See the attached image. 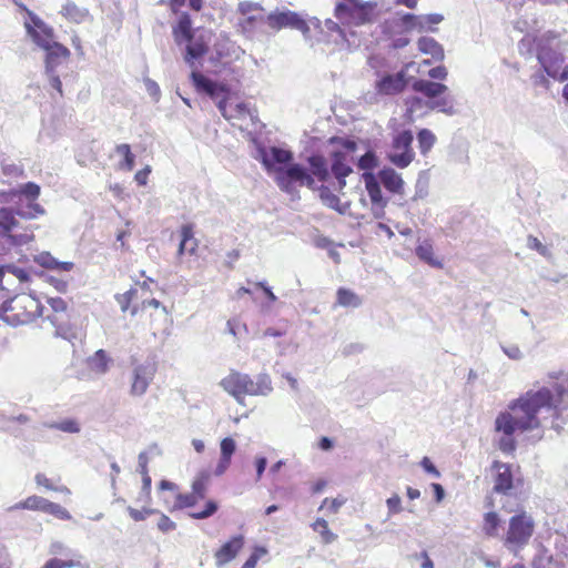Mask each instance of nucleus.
<instances>
[{"label": "nucleus", "mask_w": 568, "mask_h": 568, "mask_svg": "<svg viewBox=\"0 0 568 568\" xmlns=\"http://www.w3.org/2000/svg\"><path fill=\"white\" fill-rule=\"evenodd\" d=\"M568 390L559 384L552 388L540 387L529 389L508 404V409L500 413L495 420L498 447L504 453H513L516 448V435L530 434L532 443L544 437L547 427L559 430L556 422L567 405L564 397Z\"/></svg>", "instance_id": "obj_1"}, {"label": "nucleus", "mask_w": 568, "mask_h": 568, "mask_svg": "<svg viewBox=\"0 0 568 568\" xmlns=\"http://www.w3.org/2000/svg\"><path fill=\"white\" fill-rule=\"evenodd\" d=\"M41 194V187L34 182H28L18 189L4 192L2 195L8 201L24 197L27 205L22 206L17 203L16 209H0V244L9 246H23L33 241L34 235L31 229H21L16 215L32 220L45 213L43 206L38 203Z\"/></svg>", "instance_id": "obj_2"}, {"label": "nucleus", "mask_w": 568, "mask_h": 568, "mask_svg": "<svg viewBox=\"0 0 568 568\" xmlns=\"http://www.w3.org/2000/svg\"><path fill=\"white\" fill-rule=\"evenodd\" d=\"M220 386L239 404H243L246 396H266L273 390L268 374L261 373L253 379L248 374L236 369H230L220 381Z\"/></svg>", "instance_id": "obj_3"}, {"label": "nucleus", "mask_w": 568, "mask_h": 568, "mask_svg": "<svg viewBox=\"0 0 568 568\" xmlns=\"http://www.w3.org/2000/svg\"><path fill=\"white\" fill-rule=\"evenodd\" d=\"M41 302L33 295L21 293L3 302L0 317L12 326L28 325L42 315Z\"/></svg>", "instance_id": "obj_4"}, {"label": "nucleus", "mask_w": 568, "mask_h": 568, "mask_svg": "<svg viewBox=\"0 0 568 568\" xmlns=\"http://www.w3.org/2000/svg\"><path fill=\"white\" fill-rule=\"evenodd\" d=\"M329 143L337 144L339 146L331 152V166L328 168L329 173L337 181V189L343 190L346 185L345 179L353 173V154L357 149V144L353 140L337 136L331 138Z\"/></svg>", "instance_id": "obj_5"}, {"label": "nucleus", "mask_w": 568, "mask_h": 568, "mask_svg": "<svg viewBox=\"0 0 568 568\" xmlns=\"http://www.w3.org/2000/svg\"><path fill=\"white\" fill-rule=\"evenodd\" d=\"M131 316L136 325L148 328L153 335H156L170 320L166 307L155 298L142 300L140 305H134L131 308Z\"/></svg>", "instance_id": "obj_6"}, {"label": "nucleus", "mask_w": 568, "mask_h": 568, "mask_svg": "<svg viewBox=\"0 0 568 568\" xmlns=\"http://www.w3.org/2000/svg\"><path fill=\"white\" fill-rule=\"evenodd\" d=\"M376 7L375 2L344 0L336 4L334 16L344 26H362L374 20Z\"/></svg>", "instance_id": "obj_7"}, {"label": "nucleus", "mask_w": 568, "mask_h": 568, "mask_svg": "<svg viewBox=\"0 0 568 568\" xmlns=\"http://www.w3.org/2000/svg\"><path fill=\"white\" fill-rule=\"evenodd\" d=\"M47 303L50 307V313L45 315L44 320L52 324L55 328V334L62 337L72 335L74 328V315L67 301L57 296L48 297Z\"/></svg>", "instance_id": "obj_8"}, {"label": "nucleus", "mask_w": 568, "mask_h": 568, "mask_svg": "<svg viewBox=\"0 0 568 568\" xmlns=\"http://www.w3.org/2000/svg\"><path fill=\"white\" fill-rule=\"evenodd\" d=\"M413 140L414 136L409 130H404L394 136L388 160L395 166L405 169L414 161Z\"/></svg>", "instance_id": "obj_9"}, {"label": "nucleus", "mask_w": 568, "mask_h": 568, "mask_svg": "<svg viewBox=\"0 0 568 568\" xmlns=\"http://www.w3.org/2000/svg\"><path fill=\"white\" fill-rule=\"evenodd\" d=\"M265 24L273 32H278L282 29H294L303 33L310 31L307 22L301 16L291 10L273 11L265 17Z\"/></svg>", "instance_id": "obj_10"}, {"label": "nucleus", "mask_w": 568, "mask_h": 568, "mask_svg": "<svg viewBox=\"0 0 568 568\" xmlns=\"http://www.w3.org/2000/svg\"><path fill=\"white\" fill-rule=\"evenodd\" d=\"M430 59H424L419 62L410 61L404 64L403 70L408 83L410 84L418 79L429 77L433 80L444 81L447 78V69L444 65L432 67Z\"/></svg>", "instance_id": "obj_11"}, {"label": "nucleus", "mask_w": 568, "mask_h": 568, "mask_svg": "<svg viewBox=\"0 0 568 568\" xmlns=\"http://www.w3.org/2000/svg\"><path fill=\"white\" fill-rule=\"evenodd\" d=\"M159 489L169 490L174 495V499L172 501L166 497L162 499L165 508L170 513L194 508L200 501L199 498L192 491L182 493L180 491V488L176 484L166 479H162L159 483Z\"/></svg>", "instance_id": "obj_12"}, {"label": "nucleus", "mask_w": 568, "mask_h": 568, "mask_svg": "<svg viewBox=\"0 0 568 568\" xmlns=\"http://www.w3.org/2000/svg\"><path fill=\"white\" fill-rule=\"evenodd\" d=\"M537 59L548 77L559 81L568 80V65L561 71L564 57L560 53L550 48H541L537 53Z\"/></svg>", "instance_id": "obj_13"}, {"label": "nucleus", "mask_w": 568, "mask_h": 568, "mask_svg": "<svg viewBox=\"0 0 568 568\" xmlns=\"http://www.w3.org/2000/svg\"><path fill=\"white\" fill-rule=\"evenodd\" d=\"M534 531V521L529 516L517 515L510 519L506 542L520 547L528 542Z\"/></svg>", "instance_id": "obj_14"}, {"label": "nucleus", "mask_w": 568, "mask_h": 568, "mask_svg": "<svg viewBox=\"0 0 568 568\" xmlns=\"http://www.w3.org/2000/svg\"><path fill=\"white\" fill-rule=\"evenodd\" d=\"M275 171L276 182L284 191H288L294 183L308 189L312 186V179L307 175V170L300 164H292L286 169L277 168Z\"/></svg>", "instance_id": "obj_15"}, {"label": "nucleus", "mask_w": 568, "mask_h": 568, "mask_svg": "<svg viewBox=\"0 0 568 568\" xmlns=\"http://www.w3.org/2000/svg\"><path fill=\"white\" fill-rule=\"evenodd\" d=\"M239 13L242 18L239 21V27L245 33L254 32L261 23H265L263 8L254 2L243 1L239 3Z\"/></svg>", "instance_id": "obj_16"}, {"label": "nucleus", "mask_w": 568, "mask_h": 568, "mask_svg": "<svg viewBox=\"0 0 568 568\" xmlns=\"http://www.w3.org/2000/svg\"><path fill=\"white\" fill-rule=\"evenodd\" d=\"M155 373L156 365L154 363H144L134 366L131 377L130 394L132 396H142L145 394L154 379Z\"/></svg>", "instance_id": "obj_17"}, {"label": "nucleus", "mask_w": 568, "mask_h": 568, "mask_svg": "<svg viewBox=\"0 0 568 568\" xmlns=\"http://www.w3.org/2000/svg\"><path fill=\"white\" fill-rule=\"evenodd\" d=\"M244 545L245 538L243 535L231 537L214 554L216 567L222 568L235 559Z\"/></svg>", "instance_id": "obj_18"}, {"label": "nucleus", "mask_w": 568, "mask_h": 568, "mask_svg": "<svg viewBox=\"0 0 568 568\" xmlns=\"http://www.w3.org/2000/svg\"><path fill=\"white\" fill-rule=\"evenodd\" d=\"M307 175L312 179L310 189H317V182L325 183L329 180L331 173L327 160L322 154H312L307 158Z\"/></svg>", "instance_id": "obj_19"}, {"label": "nucleus", "mask_w": 568, "mask_h": 568, "mask_svg": "<svg viewBox=\"0 0 568 568\" xmlns=\"http://www.w3.org/2000/svg\"><path fill=\"white\" fill-rule=\"evenodd\" d=\"M408 81L402 69L396 74H385L375 84L378 94L395 95L404 91Z\"/></svg>", "instance_id": "obj_20"}, {"label": "nucleus", "mask_w": 568, "mask_h": 568, "mask_svg": "<svg viewBox=\"0 0 568 568\" xmlns=\"http://www.w3.org/2000/svg\"><path fill=\"white\" fill-rule=\"evenodd\" d=\"M412 90L427 99H436L445 94L448 88L437 80L418 79L412 83Z\"/></svg>", "instance_id": "obj_21"}, {"label": "nucleus", "mask_w": 568, "mask_h": 568, "mask_svg": "<svg viewBox=\"0 0 568 568\" xmlns=\"http://www.w3.org/2000/svg\"><path fill=\"white\" fill-rule=\"evenodd\" d=\"M47 51L45 67L47 70L53 72L55 67L61 60H68L70 58V50L59 42H52L48 44V48H42Z\"/></svg>", "instance_id": "obj_22"}, {"label": "nucleus", "mask_w": 568, "mask_h": 568, "mask_svg": "<svg viewBox=\"0 0 568 568\" xmlns=\"http://www.w3.org/2000/svg\"><path fill=\"white\" fill-rule=\"evenodd\" d=\"M172 34L178 44L184 41H191L193 37L192 20L187 12H182L175 26L172 28Z\"/></svg>", "instance_id": "obj_23"}, {"label": "nucleus", "mask_w": 568, "mask_h": 568, "mask_svg": "<svg viewBox=\"0 0 568 568\" xmlns=\"http://www.w3.org/2000/svg\"><path fill=\"white\" fill-rule=\"evenodd\" d=\"M293 160V153L290 150L272 146L263 153V164L267 170L274 169L275 164H288Z\"/></svg>", "instance_id": "obj_24"}, {"label": "nucleus", "mask_w": 568, "mask_h": 568, "mask_svg": "<svg viewBox=\"0 0 568 568\" xmlns=\"http://www.w3.org/2000/svg\"><path fill=\"white\" fill-rule=\"evenodd\" d=\"M221 458L215 468V475H223L230 467L231 459L236 449L235 440L231 437H225L221 440Z\"/></svg>", "instance_id": "obj_25"}, {"label": "nucleus", "mask_w": 568, "mask_h": 568, "mask_svg": "<svg viewBox=\"0 0 568 568\" xmlns=\"http://www.w3.org/2000/svg\"><path fill=\"white\" fill-rule=\"evenodd\" d=\"M494 468L496 470L494 490L497 493H507L513 488L510 467L506 464L496 463Z\"/></svg>", "instance_id": "obj_26"}, {"label": "nucleus", "mask_w": 568, "mask_h": 568, "mask_svg": "<svg viewBox=\"0 0 568 568\" xmlns=\"http://www.w3.org/2000/svg\"><path fill=\"white\" fill-rule=\"evenodd\" d=\"M34 24L37 29H32L29 27V32L33 39V41L41 48H48V44L54 42L53 30L48 27L41 20H34Z\"/></svg>", "instance_id": "obj_27"}, {"label": "nucleus", "mask_w": 568, "mask_h": 568, "mask_svg": "<svg viewBox=\"0 0 568 568\" xmlns=\"http://www.w3.org/2000/svg\"><path fill=\"white\" fill-rule=\"evenodd\" d=\"M417 45L418 50L423 54L430 55L433 61L444 60V49L435 39L430 37H422L418 39Z\"/></svg>", "instance_id": "obj_28"}, {"label": "nucleus", "mask_w": 568, "mask_h": 568, "mask_svg": "<svg viewBox=\"0 0 568 568\" xmlns=\"http://www.w3.org/2000/svg\"><path fill=\"white\" fill-rule=\"evenodd\" d=\"M382 184L393 193H400L403 191L404 181L394 169H384L379 172Z\"/></svg>", "instance_id": "obj_29"}, {"label": "nucleus", "mask_w": 568, "mask_h": 568, "mask_svg": "<svg viewBox=\"0 0 568 568\" xmlns=\"http://www.w3.org/2000/svg\"><path fill=\"white\" fill-rule=\"evenodd\" d=\"M34 260L39 265L50 270L69 272L73 268L72 262H59L48 251L41 252Z\"/></svg>", "instance_id": "obj_30"}, {"label": "nucleus", "mask_w": 568, "mask_h": 568, "mask_svg": "<svg viewBox=\"0 0 568 568\" xmlns=\"http://www.w3.org/2000/svg\"><path fill=\"white\" fill-rule=\"evenodd\" d=\"M61 14L70 22L81 23L89 18V11L80 8L72 1H68L61 9Z\"/></svg>", "instance_id": "obj_31"}, {"label": "nucleus", "mask_w": 568, "mask_h": 568, "mask_svg": "<svg viewBox=\"0 0 568 568\" xmlns=\"http://www.w3.org/2000/svg\"><path fill=\"white\" fill-rule=\"evenodd\" d=\"M210 481L211 474L207 470H201L192 480L191 491L199 498V500L205 498L209 490Z\"/></svg>", "instance_id": "obj_32"}, {"label": "nucleus", "mask_w": 568, "mask_h": 568, "mask_svg": "<svg viewBox=\"0 0 568 568\" xmlns=\"http://www.w3.org/2000/svg\"><path fill=\"white\" fill-rule=\"evenodd\" d=\"M111 358L104 349L97 351L93 356L89 357V368L95 374H105L109 371Z\"/></svg>", "instance_id": "obj_33"}, {"label": "nucleus", "mask_w": 568, "mask_h": 568, "mask_svg": "<svg viewBox=\"0 0 568 568\" xmlns=\"http://www.w3.org/2000/svg\"><path fill=\"white\" fill-rule=\"evenodd\" d=\"M187 42H189V44L186 45V54H185L184 59L191 67H193L194 60L205 55L209 51V47L206 45V43L204 41H202L200 39H197V40L192 39L191 41H187Z\"/></svg>", "instance_id": "obj_34"}, {"label": "nucleus", "mask_w": 568, "mask_h": 568, "mask_svg": "<svg viewBox=\"0 0 568 568\" xmlns=\"http://www.w3.org/2000/svg\"><path fill=\"white\" fill-rule=\"evenodd\" d=\"M47 498L38 496V495H31L27 497L26 499L14 504L11 506V510H33V511H42L44 510Z\"/></svg>", "instance_id": "obj_35"}, {"label": "nucleus", "mask_w": 568, "mask_h": 568, "mask_svg": "<svg viewBox=\"0 0 568 568\" xmlns=\"http://www.w3.org/2000/svg\"><path fill=\"white\" fill-rule=\"evenodd\" d=\"M336 304L342 307H358L362 304V300L353 291L339 287L336 292Z\"/></svg>", "instance_id": "obj_36"}, {"label": "nucleus", "mask_w": 568, "mask_h": 568, "mask_svg": "<svg viewBox=\"0 0 568 568\" xmlns=\"http://www.w3.org/2000/svg\"><path fill=\"white\" fill-rule=\"evenodd\" d=\"M364 178L365 186L372 203L382 206L384 204V201L379 183L371 173L364 174Z\"/></svg>", "instance_id": "obj_37"}, {"label": "nucleus", "mask_w": 568, "mask_h": 568, "mask_svg": "<svg viewBox=\"0 0 568 568\" xmlns=\"http://www.w3.org/2000/svg\"><path fill=\"white\" fill-rule=\"evenodd\" d=\"M311 527L321 536V540L325 545H329L337 539V535L329 529L328 523L324 518L315 519Z\"/></svg>", "instance_id": "obj_38"}, {"label": "nucleus", "mask_w": 568, "mask_h": 568, "mask_svg": "<svg viewBox=\"0 0 568 568\" xmlns=\"http://www.w3.org/2000/svg\"><path fill=\"white\" fill-rule=\"evenodd\" d=\"M400 27L406 32H423L425 31V21L422 16H416L413 13H405L400 17Z\"/></svg>", "instance_id": "obj_39"}, {"label": "nucleus", "mask_w": 568, "mask_h": 568, "mask_svg": "<svg viewBox=\"0 0 568 568\" xmlns=\"http://www.w3.org/2000/svg\"><path fill=\"white\" fill-rule=\"evenodd\" d=\"M115 152L123 158L119 163L120 170L132 171L135 164V156L131 151V146L128 143L118 144Z\"/></svg>", "instance_id": "obj_40"}, {"label": "nucleus", "mask_w": 568, "mask_h": 568, "mask_svg": "<svg viewBox=\"0 0 568 568\" xmlns=\"http://www.w3.org/2000/svg\"><path fill=\"white\" fill-rule=\"evenodd\" d=\"M197 241L194 236V229L192 224H184L180 230V245L179 248H195Z\"/></svg>", "instance_id": "obj_41"}, {"label": "nucleus", "mask_w": 568, "mask_h": 568, "mask_svg": "<svg viewBox=\"0 0 568 568\" xmlns=\"http://www.w3.org/2000/svg\"><path fill=\"white\" fill-rule=\"evenodd\" d=\"M418 148L420 153L426 155L436 142L435 134L428 129H422L417 133Z\"/></svg>", "instance_id": "obj_42"}, {"label": "nucleus", "mask_w": 568, "mask_h": 568, "mask_svg": "<svg viewBox=\"0 0 568 568\" xmlns=\"http://www.w3.org/2000/svg\"><path fill=\"white\" fill-rule=\"evenodd\" d=\"M43 513L50 514L53 517L61 519V520H71L72 519V516L69 513V510H67L60 504L50 501L49 499H47V501H45Z\"/></svg>", "instance_id": "obj_43"}, {"label": "nucleus", "mask_w": 568, "mask_h": 568, "mask_svg": "<svg viewBox=\"0 0 568 568\" xmlns=\"http://www.w3.org/2000/svg\"><path fill=\"white\" fill-rule=\"evenodd\" d=\"M48 427L51 429H57L63 433L75 434L80 432V425L77 419L68 418L61 422H54L48 424Z\"/></svg>", "instance_id": "obj_44"}, {"label": "nucleus", "mask_w": 568, "mask_h": 568, "mask_svg": "<svg viewBox=\"0 0 568 568\" xmlns=\"http://www.w3.org/2000/svg\"><path fill=\"white\" fill-rule=\"evenodd\" d=\"M34 480L39 487H43L47 490L59 491L67 495L71 494L70 489L67 486H54L53 481L50 478H48L47 475L43 473H38L34 476Z\"/></svg>", "instance_id": "obj_45"}, {"label": "nucleus", "mask_w": 568, "mask_h": 568, "mask_svg": "<svg viewBox=\"0 0 568 568\" xmlns=\"http://www.w3.org/2000/svg\"><path fill=\"white\" fill-rule=\"evenodd\" d=\"M139 300V290L131 288L123 294L116 296V301L122 310V312H126L130 310L133 302Z\"/></svg>", "instance_id": "obj_46"}, {"label": "nucleus", "mask_w": 568, "mask_h": 568, "mask_svg": "<svg viewBox=\"0 0 568 568\" xmlns=\"http://www.w3.org/2000/svg\"><path fill=\"white\" fill-rule=\"evenodd\" d=\"M219 509V504L213 500L209 499L206 500L204 508L200 511H191L189 513V516L193 519H206L211 516H213Z\"/></svg>", "instance_id": "obj_47"}, {"label": "nucleus", "mask_w": 568, "mask_h": 568, "mask_svg": "<svg viewBox=\"0 0 568 568\" xmlns=\"http://www.w3.org/2000/svg\"><path fill=\"white\" fill-rule=\"evenodd\" d=\"M191 80L199 92L206 93L211 87H213L214 81L210 80L199 71H192Z\"/></svg>", "instance_id": "obj_48"}, {"label": "nucleus", "mask_w": 568, "mask_h": 568, "mask_svg": "<svg viewBox=\"0 0 568 568\" xmlns=\"http://www.w3.org/2000/svg\"><path fill=\"white\" fill-rule=\"evenodd\" d=\"M191 80L199 92L206 93L211 87H213L214 81L210 80L199 71H192Z\"/></svg>", "instance_id": "obj_49"}, {"label": "nucleus", "mask_w": 568, "mask_h": 568, "mask_svg": "<svg viewBox=\"0 0 568 568\" xmlns=\"http://www.w3.org/2000/svg\"><path fill=\"white\" fill-rule=\"evenodd\" d=\"M6 272L17 276L20 282H28L30 280V275L26 270L14 265H4L0 267V286H2V276Z\"/></svg>", "instance_id": "obj_50"}, {"label": "nucleus", "mask_w": 568, "mask_h": 568, "mask_svg": "<svg viewBox=\"0 0 568 568\" xmlns=\"http://www.w3.org/2000/svg\"><path fill=\"white\" fill-rule=\"evenodd\" d=\"M346 503V498L337 497V498H325L321 506L320 510L326 509L329 514H337L339 508Z\"/></svg>", "instance_id": "obj_51"}, {"label": "nucleus", "mask_w": 568, "mask_h": 568, "mask_svg": "<svg viewBox=\"0 0 568 568\" xmlns=\"http://www.w3.org/2000/svg\"><path fill=\"white\" fill-rule=\"evenodd\" d=\"M128 513L130 515V517L134 520V521H142L144 519H146V517L151 516V515H154V514H159L160 511L155 508H143V509H135L133 507H128Z\"/></svg>", "instance_id": "obj_52"}, {"label": "nucleus", "mask_w": 568, "mask_h": 568, "mask_svg": "<svg viewBox=\"0 0 568 568\" xmlns=\"http://www.w3.org/2000/svg\"><path fill=\"white\" fill-rule=\"evenodd\" d=\"M498 525L499 518L496 513L489 511L485 515L484 530L487 535H495Z\"/></svg>", "instance_id": "obj_53"}, {"label": "nucleus", "mask_w": 568, "mask_h": 568, "mask_svg": "<svg viewBox=\"0 0 568 568\" xmlns=\"http://www.w3.org/2000/svg\"><path fill=\"white\" fill-rule=\"evenodd\" d=\"M79 565L80 562L73 559L61 560L59 558H51L41 568H73Z\"/></svg>", "instance_id": "obj_54"}, {"label": "nucleus", "mask_w": 568, "mask_h": 568, "mask_svg": "<svg viewBox=\"0 0 568 568\" xmlns=\"http://www.w3.org/2000/svg\"><path fill=\"white\" fill-rule=\"evenodd\" d=\"M377 166V158L374 152L368 151L358 160V168L362 170H373Z\"/></svg>", "instance_id": "obj_55"}, {"label": "nucleus", "mask_w": 568, "mask_h": 568, "mask_svg": "<svg viewBox=\"0 0 568 568\" xmlns=\"http://www.w3.org/2000/svg\"><path fill=\"white\" fill-rule=\"evenodd\" d=\"M158 528L162 532H169L176 529V524L165 514H161L159 521H158Z\"/></svg>", "instance_id": "obj_56"}, {"label": "nucleus", "mask_w": 568, "mask_h": 568, "mask_svg": "<svg viewBox=\"0 0 568 568\" xmlns=\"http://www.w3.org/2000/svg\"><path fill=\"white\" fill-rule=\"evenodd\" d=\"M388 513L390 515L399 514L403 510L402 499L397 494H394L386 500Z\"/></svg>", "instance_id": "obj_57"}, {"label": "nucleus", "mask_w": 568, "mask_h": 568, "mask_svg": "<svg viewBox=\"0 0 568 568\" xmlns=\"http://www.w3.org/2000/svg\"><path fill=\"white\" fill-rule=\"evenodd\" d=\"M501 348H503V352L505 353V355L507 357H509L510 359L519 361L524 357L523 352L515 344L505 345Z\"/></svg>", "instance_id": "obj_58"}, {"label": "nucleus", "mask_w": 568, "mask_h": 568, "mask_svg": "<svg viewBox=\"0 0 568 568\" xmlns=\"http://www.w3.org/2000/svg\"><path fill=\"white\" fill-rule=\"evenodd\" d=\"M321 197L324 200V202L328 206L334 207V209L337 206V204L339 202V199L336 195L329 194L327 187H322L321 189Z\"/></svg>", "instance_id": "obj_59"}, {"label": "nucleus", "mask_w": 568, "mask_h": 568, "mask_svg": "<svg viewBox=\"0 0 568 568\" xmlns=\"http://www.w3.org/2000/svg\"><path fill=\"white\" fill-rule=\"evenodd\" d=\"M150 173H151V168L149 165H146L145 168L139 170L135 173L134 180L136 181V183L139 185H146Z\"/></svg>", "instance_id": "obj_60"}, {"label": "nucleus", "mask_w": 568, "mask_h": 568, "mask_svg": "<svg viewBox=\"0 0 568 568\" xmlns=\"http://www.w3.org/2000/svg\"><path fill=\"white\" fill-rule=\"evenodd\" d=\"M3 174L12 178H22L24 175V171L21 166L10 164L3 166Z\"/></svg>", "instance_id": "obj_61"}, {"label": "nucleus", "mask_w": 568, "mask_h": 568, "mask_svg": "<svg viewBox=\"0 0 568 568\" xmlns=\"http://www.w3.org/2000/svg\"><path fill=\"white\" fill-rule=\"evenodd\" d=\"M139 473L142 475H149V457L145 452L139 454Z\"/></svg>", "instance_id": "obj_62"}, {"label": "nucleus", "mask_w": 568, "mask_h": 568, "mask_svg": "<svg viewBox=\"0 0 568 568\" xmlns=\"http://www.w3.org/2000/svg\"><path fill=\"white\" fill-rule=\"evenodd\" d=\"M417 254L420 260L429 263L430 265L440 266V263L437 260L433 258L434 251L423 250V251H417Z\"/></svg>", "instance_id": "obj_63"}, {"label": "nucleus", "mask_w": 568, "mask_h": 568, "mask_svg": "<svg viewBox=\"0 0 568 568\" xmlns=\"http://www.w3.org/2000/svg\"><path fill=\"white\" fill-rule=\"evenodd\" d=\"M414 557L415 559L420 560L422 568H434V562L426 551H422L420 554L415 555Z\"/></svg>", "instance_id": "obj_64"}]
</instances>
